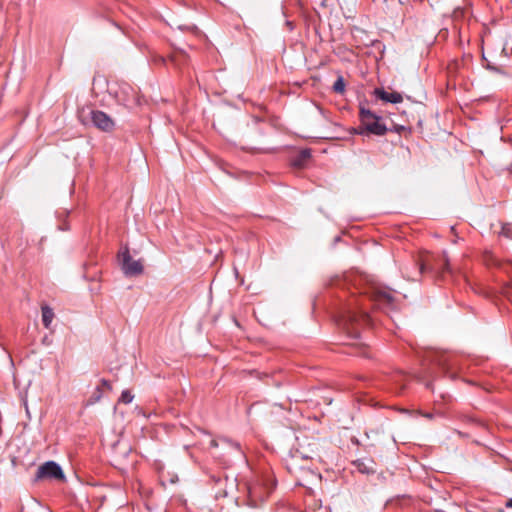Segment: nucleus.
I'll return each mask as SVG.
<instances>
[{
	"instance_id": "nucleus-8",
	"label": "nucleus",
	"mask_w": 512,
	"mask_h": 512,
	"mask_svg": "<svg viewBox=\"0 0 512 512\" xmlns=\"http://www.w3.org/2000/svg\"><path fill=\"white\" fill-rule=\"evenodd\" d=\"M268 494L269 492L260 483H255L248 487V496L254 506L258 502H263Z\"/></svg>"
},
{
	"instance_id": "nucleus-4",
	"label": "nucleus",
	"mask_w": 512,
	"mask_h": 512,
	"mask_svg": "<svg viewBox=\"0 0 512 512\" xmlns=\"http://www.w3.org/2000/svg\"><path fill=\"white\" fill-rule=\"evenodd\" d=\"M55 479L63 481L65 475L61 467L54 461H47L37 469L36 480Z\"/></svg>"
},
{
	"instance_id": "nucleus-3",
	"label": "nucleus",
	"mask_w": 512,
	"mask_h": 512,
	"mask_svg": "<svg viewBox=\"0 0 512 512\" xmlns=\"http://www.w3.org/2000/svg\"><path fill=\"white\" fill-rule=\"evenodd\" d=\"M360 118L365 128L375 135H384L387 131L386 126L381 123L380 118L368 109H360Z\"/></svg>"
},
{
	"instance_id": "nucleus-20",
	"label": "nucleus",
	"mask_w": 512,
	"mask_h": 512,
	"mask_svg": "<svg viewBox=\"0 0 512 512\" xmlns=\"http://www.w3.org/2000/svg\"><path fill=\"white\" fill-rule=\"evenodd\" d=\"M505 505H506L507 508H512V498L507 500Z\"/></svg>"
},
{
	"instance_id": "nucleus-18",
	"label": "nucleus",
	"mask_w": 512,
	"mask_h": 512,
	"mask_svg": "<svg viewBox=\"0 0 512 512\" xmlns=\"http://www.w3.org/2000/svg\"><path fill=\"white\" fill-rule=\"evenodd\" d=\"M501 234L505 237H510V228L509 225L505 224L502 226Z\"/></svg>"
},
{
	"instance_id": "nucleus-11",
	"label": "nucleus",
	"mask_w": 512,
	"mask_h": 512,
	"mask_svg": "<svg viewBox=\"0 0 512 512\" xmlns=\"http://www.w3.org/2000/svg\"><path fill=\"white\" fill-rule=\"evenodd\" d=\"M310 156L311 154L309 150H302L292 159V165L296 168H302L305 166V163L308 161Z\"/></svg>"
},
{
	"instance_id": "nucleus-9",
	"label": "nucleus",
	"mask_w": 512,
	"mask_h": 512,
	"mask_svg": "<svg viewBox=\"0 0 512 512\" xmlns=\"http://www.w3.org/2000/svg\"><path fill=\"white\" fill-rule=\"evenodd\" d=\"M353 466L357 469L358 472L362 474H373L376 472V464L370 458L357 459L354 461Z\"/></svg>"
},
{
	"instance_id": "nucleus-7",
	"label": "nucleus",
	"mask_w": 512,
	"mask_h": 512,
	"mask_svg": "<svg viewBox=\"0 0 512 512\" xmlns=\"http://www.w3.org/2000/svg\"><path fill=\"white\" fill-rule=\"evenodd\" d=\"M370 299L377 304L392 306L394 302L393 295L384 288L372 287L369 292Z\"/></svg>"
},
{
	"instance_id": "nucleus-16",
	"label": "nucleus",
	"mask_w": 512,
	"mask_h": 512,
	"mask_svg": "<svg viewBox=\"0 0 512 512\" xmlns=\"http://www.w3.org/2000/svg\"><path fill=\"white\" fill-rule=\"evenodd\" d=\"M133 400V395L130 393V391L125 390L122 392L119 401L128 404Z\"/></svg>"
},
{
	"instance_id": "nucleus-6",
	"label": "nucleus",
	"mask_w": 512,
	"mask_h": 512,
	"mask_svg": "<svg viewBox=\"0 0 512 512\" xmlns=\"http://www.w3.org/2000/svg\"><path fill=\"white\" fill-rule=\"evenodd\" d=\"M215 482V497H227L235 488V479H229L227 476L221 478L213 477Z\"/></svg>"
},
{
	"instance_id": "nucleus-2",
	"label": "nucleus",
	"mask_w": 512,
	"mask_h": 512,
	"mask_svg": "<svg viewBox=\"0 0 512 512\" xmlns=\"http://www.w3.org/2000/svg\"><path fill=\"white\" fill-rule=\"evenodd\" d=\"M79 118L84 124L91 121L96 128L104 132L112 131L115 125L109 115L99 110H82L79 114Z\"/></svg>"
},
{
	"instance_id": "nucleus-23",
	"label": "nucleus",
	"mask_w": 512,
	"mask_h": 512,
	"mask_svg": "<svg viewBox=\"0 0 512 512\" xmlns=\"http://www.w3.org/2000/svg\"><path fill=\"white\" fill-rule=\"evenodd\" d=\"M424 269H425V265H424V264H422V265H421V271H423Z\"/></svg>"
},
{
	"instance_id": "nucleus-13",
	"label": "nucleus",
	"mask_w": 512,
	"mask_h": 512,
	"mask_svg": "<svg viewBox=\"0 0 512 512\" xmlns=\"http://www.w3.org/2000/svg\"><path fill=\"white\" fill-rule=\"evenodd\" d=\"M102 396H103L102 388L100 386L96 387V389L93 391L92 395L88 398L86 405L90 406V405L96 404L97 402H99L101 400Z\"/></svg>"
},
{
	"instance_id": "nucleus-14",
	"label": "nucleus",
	"mask_w": 512,
	"mask_h": 512,
	"mask_svg": "<svg viewBox=\"0 0 512 512\" xmlns=\"http://www.w3.org/2000/svg\"><path fill=\"white\" fill-rule=\"evenodd\" d=\"M333 91L342 94L345 91V82L342 76H339L335 83L333 84Z\"/></svg>"
},
{
	"instance_id": "nucleus-12",
	"label": "nucleus",
	"mask_w": 512,
	"mask_h": 512,
	"mask_svg": "<svg viewBox=\"0 0 512 512\" xmlns=\"http://www.w3.org/2000/svg\"><path fill=\"white\" fill-rule=\"evenodd\" d=\"M54 318V312L49 306H42V322L45 328H49Z\"/></svg>"
},
{
	"instance_id": "nucleus-19",
	"label": "nucleus",
	"mask_w": 512,
	"mask_h": 512,
	"mask_svg": "<svg viewBox=\"0 0 512 512\" xmlns=\"http://www.w3.org/2000/svg\"><path fill=\"white\" fill-rule=\"evenodd\" d=\"M102 389L103 388H106L107 390H111L112 389V385L109 381L105 380V379H102L101 380V385H99Z\"/></svg>"
},
{
	"instance_id": "nucleus-15",
	"label": "nucleus",
	"mask_w": 512,
	"mask_h": 512,
	"mask_svg": "<svg viewBox=\"0 0 512 512\" xmlns=\"http://www.w3.org/2000/svg\"><path fill=\"white\" fill-rule=\"evenodd\" d=\"M483 259L487 266H493L498 264V260L491 252L486 251L483 255Z\"/></svg>"
},
{
	"instance_id": "nucleus-17",
	"label": "nucleus",
	"mask_w": 512,
	"mask_h": 512,
	"mask_svg": "<svg viewBox=\"0 0 512 512\" xmlns=\"http://www.w3.org/2000/svg\"><path fill=\"white\" fill-rule=\"evenodd\" d=\"M441 262H442L441 270L442 271H449V259H448L446 253H443V255L441 257Z\"/></svg>"
},
{
	"instance_id": "nucleus-10",
	"label": "nucleus",
	"mask_w": 512,
	"mask_h": 512,
	"mask_svg": "<svg viewBox=\"0 0 512 512\" xmlns=\"http://www.w3.org/2000/svg\"><path fill=\"white\" fill-rule=\"evenodd\" d=\"M374 93L377 98H379L385 102H390V103L396 104V103H400L403 101L402 95L395 91L387 92L384 89L377 88V89H375Z\"/></svg>"
},
{
	"instance_id": "nucleus-21",
	"label": "nucleus",
	"mask_w": 512,
	"mask_h": 512,
	"mask_svg": "<svg viewBox=\"0 0 512 512\" xmlns=\"http://www.w3.org/2000/svg\"><path fill=\"white\" fill-rule=\"evenodd\" d=\"M424 417L428 418V419H432L433 418V415L430 414V413H426L424 414Z\"/></svg>"
},
{
	"instance_id": "nucleus-22",
	"label": "nucleus",
	"mask_w": 512,
	"mask_h": 512,
	"mask_svg": "<svg viewBox=\"0 0 512 512\" xmlns=\"http://www.w3.org/2000/svg\"><path fill=\"white\" fill-rule=\"evenodd\" d=\"M211 446H213V447H217V442H216V440H211Z\"/></svg>"
},
{
	"instance_id": "nucleus-1",
	"label": "nucleus",
	"mask_w": 512,
	"mask_h": 512,
	"mask_svg": "<svg viewBox=\"0 0 512 512\" xmlns=\"http://www.w3.org/2000/svg\"><path fill=\"white\" fill-rule=\"evenodd\" d=\"M359 304L355 301H350L346 310L340 315L338 319L339 325L343 327L353 337L359 335L357 326L361 323H369V315L364 311L358 310Z\"/></svg>"
},
{
	"instance_id": "nucleus-5",
	"label": "nucleus",
	"mask_w": 512,
	"mask_h": 512,
	"mask_svg": "<svg viewBox=\"0 0 512 512\" xmlns=\"http://www.w3.org/2000/svg\"><path fill=\"white\" fill-rule=\"evenodd\" d=\"M122 270L128 276L140 275L143 272V265L140 260H134L129 254L127 248H125L120 254Z\"/></svg>"
}]
</instances>
